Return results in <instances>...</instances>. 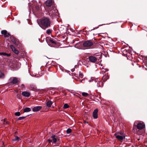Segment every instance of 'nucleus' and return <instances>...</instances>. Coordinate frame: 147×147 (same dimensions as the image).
<instances>
[{
  "label": "nucleus",
  "mask_w": 147,
  "mask_h": 147,
  "mask_svg": "<svg viewBox=\"0 0 147 147\" xmlns=\"http://www.w3.org/2000/svg\"><path fill=\"white\" fill-rule=\"evenodd\" d=\"M93 42L90 40H87L85 42L83 43V46L85 47H88L92 46Z\"/></svg>",
  "instance_id": "3"
},
{
  "label": "nucleus",
  "mask_w": 147,
  "mask_h": 147,
  "mask_svg": "<svg viewBox=\"0 0 147 147\" xmlns=\"http://www.w3.org/2000/svg\"><path fill=\"white\" fill-rule=\"evenodd\" d=\"M89 60L92 62H95L97 61L96 58L94 57L91 56L89 57Z\"/></svg>",
  "instance_id": "10"
},
{
  "label": "nucleus",
  "mask_w": 147,
  "mask_h": 147,
  "mask_svg": "<svg viewBox=\"0 0 147 147\" xmlns=\"http://www.w3.org/2000/svg\"><path fill=\"white\" fill-rule=\"evenodd\" d=\"M69 106L67 104H65L64 105L63 108L64 109H66L69 107Z\"/></svg>",
  "instance_id": "22"
},
{
  "label": "nucleus",
  "mask_w": 147,
  "mask_h": 147,
  "mask_svg": "<svg viewBox=\"0 0 147 147\" xmlns=\"http://www.w3.org/2000/svg\"><path fill=\"white\" fill-rule=\"evenodd\" d=\"M75 76L76 77H77L78 76V74H75Z\"/></svg>",
  "instance_id": "33"
},
{
  "label": "nucleus",
  "mask_w": 147,
  "mask_h": 147,
  "mask_svg": "<svg viewBox=\"0 0 147 147\" xmlns=\"http://www.w3.org/2000/svg\"><path fill=\"white\" fill-rule=\"evenodd\" d=\"M49 11H51V10H49Z\"/></svg>",
  "instance_id": "34"
},
{
  "label": "nucleus",
  "mask_w": 147,
  "mask_h": 147,
  "mask_svg": "<svg viewBox=\"0 0 147 147\" xmlns=\"http://www.w3.org/2000/svg\"><path fill=\"white\" fill-rule=\"evenodd\" d=\"M46 5L47 6L50 7L53 4L51 0H47L45 2Z\"/></svg>",
  "instance_id": "9"
},
{
  "label": "nucleus",
  "mask_w": 147,
  "mask_h": 147,
  "mask_svg": "<svg viewBox=\"0 0 147 147\" xmlns=\"http://www.w3.org/2000/svg\"><path fill=\"white\" fill-rule=\"evenodd\" d=\"M30 111V109L28 107L24 109V112H28Z\"/></svg>",
  "instance_id": "18"
},
{
  "label": "nucleus",
  "mask_w": 147,
  "mask_h": 147,
  "mask_svg": "<svg viewBox=\"0 0 147 147\" xmlns=\"http://www.w3.org/2000/svg\"><path fill=\"white\" fill-rule=\"evenodd\" d=\"M20 140V138L17 136H16L15 139H12V141H18Z\"/></svg>",
  "instance_id": "17"
},
{
  "label": "nucleus",
  "mask_w": 147,
  "mask_h": 147,
  "mask_svg": "<svg viewBox=\"0 0 147 147\" xmlns=\"http://www.w3.org/2000/svg\"><path fill=\"white\" fill-rule=\"evenodd\" d=\"M49 41L52 43L53 44H56L55 41L52 39H50L49 40Z\"/></svg>",
  "instance_id": "25"
},
{
  "label": "nucleus",
  "mask_w": 147,
  "mask_h": 147,
  "mask_svg": "<svg viewBox=\"0 0 147 147\" xmlns=\"http://www.w3.org/2000/svg\"><path fill=\"white\" fill-rule=\"evenodd\" d=\"M108 71V69H102V70L101 72L102 74H104V73H105L106 71Z\"/></svg>",
  "instance_id": "21"
},
{
  "label": "nucleus",
  "mask_w": 147,
  "mask_h": 147,
  "mask_svg": "<svg viewBox=\"0 0 147 147\" xmlns=\"http://www.w3.org/2000/svg\"><path fill=\"white\" fill-rule=\"evenodd\" d=\"M53 104L51 100H48L46 102V106L48 107H50Z\"/></svg>",
  "instance_id": "15"
},
{
  "label": "nucleus",
  "mask_w": 147,
  "mask_h": 147,
  "mask_svg": "<svg viewBox=\"0 0 147 147\" xmlns=\"http://www.w3.org/2000/svg\"><path fill=\"white\" fill-rule=\"evenodd\" d=\"M6 119H4L2 121L3 124L6 125L8 123L6 121Z\"/></svg>",
  "instance_id": "20"
},
{
  "label": "nucleus",
  "mask_w": 147,
  "mask_h": 147,
  "mask_svg": "<svg viewBox=\"0 0 147 147\" xmlns=\"http://www.w3.org/2000/svg\"><path fill=\"white\" fill-rule=\"evenodd\" d=\"M82 94L84 97H87L89 95V94L88 93L84 92H82Z\"/></svg>",
  "instance_id": "19"
},
{
  "label": "nucleus",
  "mask_w": 147,
  "mask_h": 147,
  "mask_svg": "<svg viewBox=\"0 0 147 147\" xmlns=\"http://www.w3.org/2000/svg\"><path fill=\"white\" fill-rule=\"evenodd\" d=\"M97 82V86L98 87H102L103 86V84L102 82H100L99 80V79H97L96 80Z\"/></svg>",
  "instance_id": "13"
},
{
  "label": "nucleus",
  "mask_w": 147,
  "mask_h": 147,
  "mask_svg": "<svg viewBox=\"0 0 147 147\" xmlns=\"http://www.w3.org/2000/svg\"><path fill=\"white\" fill-rule=\"evenodd\" d=\"M15 115L16 116H19L20 115V112H16L15 113Z\"/></svg>",
  "instance_id": "29"
},
{
  "label": "nucleus",
  "mask_w": 147,
  "mask_h": 147,
  "mask_svg": "<svg viewBox=\"0 0 147 147\" xmlns=\"http://www.w3.org/2000/svg\"><path fill=\"white\" fill-rule=\"evenodd\" d=\"M20 87L21 89L23 90H24L25 89V87L24 84H21L20 86Z\"/></svg>",
  "instance_id": "23"
},
{
  "label": "nucleus",
  "mask_w": 147,
  "mask_h": 147,
  "mask_svg": "<svg viewBox=\"0 0 147 147\" xmlns=\"http://www.w3.org/2000/svg\"><path fill=\"white\" fill-rule=\"evenodd\" d=\"M4 74L0 71V78H3L4 77Z\"/></svg>",
  "instance_id": "27"
},
{
  "label": "nucleus",
  "mask_w": 147,
  "mask_h": 147,
  "mask_svg": "<svg viewBox=\"0 0 147 147\" xmlns=\"http://www.w3.org/2000/svg\"><path fill=\"white\" fill-rule=\"evenodd\" d=\"M22 95L25 97H29L30 95V93L27 91H24L22 92Z\"/></svg>",
  "instance_id": "11"
},
{
  "label": "nucleus",
  "mask_w": 147,
  "mask_h": 147,
  "mask_svg": "<svg viewBox=\"0 0 147 147\" xmlns=\"http://www.w3.org/2000/svg\"><path fill=\"white\" fill-rule=\"evenodd\" d=\"M25 117H20L18 118V119L19 120H22L24 119Z\"/></svg>",
  "instance_id": "30"
},
{
  "label": "nucleus",
  "mask_w": 147,
  "mask_h": 147,
  "mask_svg": "<svg viewBox=\"0 0 147 147\" xmlns=\"http://www.w3.org/2000/svg\"><path fill=\"white\" fill-rule=\"evenodd\" d=\"M79 76L81 78H82L83 77V75L82 73H79Z\"/></svg>",
  "instance_id": "31"
},
{
  "label": "nucleus",
  "mask_w": 147,
  "mask_h": 147,
  "mask_svg": "<svg viewBox=\"0 0 147 147\" xmlns=\"http://www.w3.org/2000/svg\"><path fill=\"white\" fill-rule=\"evenodd\" d=\"M51 138L52 139V140H48L49 143H51V142H53V143H55L57 142V140L55 138V135H52L51 137Z\"/></svg>",
  "instance_id": "6"
},
{
  "label": "nucleus",
  "mask_w": 147,
  "mask_h": 147,
  "mask_svg": "<svg viewBox=\"0 0 147 147\" xmlns=\"http://www.w3.org/2000/svg\"><path fill=\"white\" fill-rule=\"evenodd\" d=\"M0 55H3L4 56H9V55L8 54H7L5 53H0Z\"/></svg>",
  "instance_id": "26"
},
{
  "label": "nucleus",
  "mask_w": 147,
  "mask_h": 147,
  "mask_svg": "<svg viewBox=\"0 0 147 147\" xmlns=\"http://www.w3.org/2000/svg\"><path fill=\"white\" fill-rule=\"evenodd\" d=\"M2 34L4 35L5 36L8 37L9 34L7 33V32L6 30H3L1 31Z\"/></svg>",
  "instance_id": "14"
},
{
  "label": "nucleus",
  "mask_w": 147,
  "mask_h": 147,
  "mask_svg": "<svg viewBox=\"0 0 147 147\" xmlns=\"http://www.w3.org/2000/svg\"><path fill=\"white\" fill-rule=\"evenodd\" d=\"M109 78V77L108 75L104 76L102 78V80L103 82H105Z\"/></svg>",
  "instance_id": "16"
},
{
  "label": "nucleus",
  "mask_w": 147,
  "mask_h": 147,
  "mask_svg": "<svg viewBox=\"0 0 147 147\" xmlns=\"http://www.w3.org/2000/svg\"><path fill=\"white\" fill-rule=\"evenodd\" d=\"M10 47L12 50L16 54H18L19 53V51L15 48L13 45H10Z\"/></svg>",
  "instance_id": "12"
},
{
  "label": "nucleus",
  "mask_w": 147,
  "mask_h": 147,
  "mask_svg": "<svg viewBox=\"0 0 147 147\" xmlns=\"http://www.w3.org/2000/svg\"><path fill=\"white\" fill-rule=\"evenodd\" d=\"M138 129L141 130L143 129L145 126V125L143 123H139L136 125Z\"/></svg>",
  "instance_id": "5"
},
{
  "label": "nucleus",
  "mask_w": 147,
  "mask_h": 147,
  "mask_svg": "<svg viewBox=\"0 0 147 147\" xmlns=\"http://www.w3.org/2000/svg\"><path fill=\"white\" fill-rule=\"evenodd\" d=\"M37 22L40 27L43 29L45 30L50 26L51 21L48 18H43Z\"/></svg>",
  "instance_id": "1"
},
{
  "label": "nucleus",
  "mask_w": 147,
  "mask_h": 147,
  "mask_svg": "<svg viewBox=\"0 0 147 147\" xmlns=\"http://www.w3.org/2000/svg\"><path fill=\"white\" fill-rule=\"evenodd\" d=\"M47 34H49L51 33V30L50 29H48L46 31Z\"/></svg>",
  "instance_id": "28"
},
{
  "label": "nucleus",
  "mask_w": 147,
  "mask_h": 147,
  "mask_svg": "<svg viewBox=\"0 0 147 147\" xmlns=\"http://www.w3.org/2000/svg\"><path fill=\"white\" fill-rule=\"evenodd\" d=\"M42 108V107L41 106H36L32 108V110L34 112H37L40 110Z\"/></svg>",
  "instance_id": "8"
},
{
  "label": "nucleus",
  "mask_w": 147,
  "mask_h": 147,
  "mask_svg": "<svg viewBox=\"0 0 147 147\" xmlns=\"http://www.w3.org/2000/svg\"><path fill=\"white\" fill-rule=\"evenodd\" d=\"M114 136L119 141H122L125 138V134L120 133H116L114 134Z\"/></svg>",
  "instance_id": "2"
},
{
  "label": "nucleus",
  "mask_w": 147,
  "mask_h": 147,
  "mask_svg": "<svg viewBox=\"0 0 147 147\" xmlns=\"http://www.w3.org/2000/svg\"><path fill=\"white\" fill-rule=\"evenodd\" d=\"M98 109H97L94 110L93 113V117L94 119H96L98 117L97 113Z\"/></svg>",
  "instance_id": "7"
},
{
  "label": "nucleus",
  "mask_w": 147,
  "mask_h": 147,
  "mask_svg": "<svg viewBox=\"0 0 147 147\" xmlns=\"http://www.w3.org/2000/svg\"><path fill=\"white\" fill-rule=\"evenodd\" d=\"M71 129L70 128H68L66 131V133L67 134H69L71 132Z\"/></svg>",
  "instance_id": "24"
},
{
  "label": "nucleus",
  "mask_w": 147,
  "mask_h": 147,
  "mask_svg": "<svg viewBox=\"0 0 147 147\" xmlns=\"http://www.w3.org/2000/svg\"><path fill=\"white\" fill-rule=\"evenodd\" d=\"M136 122H135V123H134V126H133V129H134V127H135V126H136Z\"/></svg>",
  "instance_id": "32"
},
{
  "label": "nucleus",
  "mask_w": 147,
  "mask_h": 147,
  "mask_svg": "<svg viewBox=\"0 0 147 147\" xmlns=\"http://www.w3.org/2000/svg\"><path fill=\"white\" fill-rule=\"evenodd\" d=\"M18 82V78L16 77H12L10 79V83L15 84L17 83Z\"/></svg>",
  "instance_id": "4"
}]
</instances>
